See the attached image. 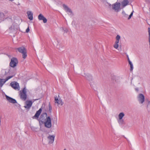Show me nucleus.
Returning <instances> with one entry per match:
<instances>
[{
	"mask_svg": "<svg viewBox=\"0 0 150 150\" xmlns=\"http://www.w3.org/2000/svg\"><path fill=\"white\" fill-rule=\"evenodd\" d=\"M21 98L24 100H25L27 98L26 91L25 87L22 91H20V94Z\"/></svg>",
	"mask_w": 150,
	"mask_h": 150,
	"instance_id": "obj_1",
	"label": "nucleus"
},
{
	"mask_svg": "<svg viewBox=\"0 0 150 150\" xmlns=\"http://www.w3.org/2000/svg\"><path fill=\"white\" fill-rule=\"evenodd\" d=\"M47 114L46 112L43 113L41 115L39 119H38L40 125L42 124L45 121L47 117Z\"/></svg>",
	"mask_w": 150,
	"mask_h": 150,
	"instance_id": "obj_2",
	"label": "nucleus"
},
{
	"mask_svg": "<svg viewBox=\"0 0 150 150\" xmlns=\"http://www.w3.org/2000/svg\"><path fill=\"white\" fill-rule=\"evenodd\" d=\"M43 123L44 124L45 127L47 128H50L51 127V121L50 117H47L46 120Z\"/></svg>",
	"mask_w": 150,
	"mask_h": 150,
	"instance_id": "obj_3",
	"label": "nucleus"
},
{
	"mask_svg": "<svg viewBox=\"0 0 150 150\" xmlns=\"http://www.w3.org/2000/svg\"><path fill=\"white\" fill-rule=\"evenodd\" d=\"M18 63V61L16 58L13 57L11 58L9 64V65L12 67H16Z\"/></svg>",
	"mask_w": 150,
	"mask_h": 150,
	"instance_id": "obj_4",
	"label": "nucleus"
},
{
	"mask_svg": "<svg viewBox=\"0 0 150 150\" xmlns=\"http://www.w3.org/2000/svg\"><path fill=\"white\" fill-rule=\"evenodd\" d=\"M10 86L15 90L19 91L20 89V87L19 83L16 81H13L10 84Z\"/></svg>",
	"mask_w": 150,
	"mask_h": 150,
	"instance_id": "obj_5",
	"label": "nucleus"
},
{
	"mask_svg": "<svg viewBox=\"0 0 150 150\" xmlns=\"http://www.w3.org/2000/svg\"><path fill=\"white\" fill-rule=\"evenodd\" d=\"M138 99L140 103H143L144 101V97L142 94L140 93L139 94Z\"/></svg>",
	"mask_w": 150,
	"mask_h": 150,
	"instance_id": "obj_6",
	"label": "nucleus"
},
{
	"mask_svg": "<svg viewBox=\"0 0 150 150\" xmlns=\"http://www.w3.org/2000/svg\"><path fill=\"white\" fill-rule=\"evenodd\" d=\"M120 3L116 2L112 5V8L115 11H118L120 8Z\"/></svg>",
	"mask_w": 150,
	"mask_h": 150,
	"instance_id": "obj_7",
	"label": "nucleus"
},
{
	"mask_svg": "<svg viewBox=\"0 0 150 150\" xmlns=\"http://www.w3.org/2000/svg\"><path fill=\"white\" fill-rule=\"evenodd\" d=\"M38 18L39 20H42L44 23H46L47 21V19L41 13L38 15Z\"/></svg>",
	"mask_w": 150,
	"mask_h": 150,
	"instance_id": "obj_8",
	"label": "nucleus"
},
{
	"mask_svg": "<svg viewBox=\"0 0 150 150\" xmlns=\"http://www.w3.org/2000/svg\"><path fill=\"white\" fill-rule=\"evenodd\" d=\"M26 105L24 107L27 109H29L31 106L32 104V102L30 100H27L25 102Z\"/></svg>",
	"mask_w": 150,
	"mask_h": 150,
	"instance_id": "obj_9",
	"label": "nucleus"
},
{
	"mask_svg": "<svg viewBox=\"0 0 150 150\" xmlns=\"http://www.w3.org/2000/svg\"><path fill=\"white\" fill-rule=\"evenodd\" d=\"M42 111V108H40L39 110H38V111H37L36 112L35 115L33 117H32L33 118V119L36 118L37 119H38V118L39 117V115H40V113H41Z\"/></svg>",
	"mask_w": 150,
	"mask_h": 150,
	"instance_id": "obj_10",
	"label": "nucleus"
},
{
	"mask_svg": "<svg viewBox=\"0 0 150 150\" xmlns=\"http://www.w3.org/2000/svg\"><path fill=\"white\" fill-rule=\"evenodd\" d=\"M6 98L7 100L10 103H17L16 100L15 99L7 95H6Z\"/></svg>",
	"mask_w": 150,
	"mask_h": 150,
	"instance_id": "obj_11",
	"label": "nucleus"
},
{
	"mask_svg": "<svg viewBox=\"0 0 150 150\" xmlns=\"http://www.w3.org/2000/svg\"><path fill=\"white\" fill-rule=\"evenodd\" d=\"M63 6L65 10V11L67 12H69L71 14H72L73 12L71 10V9L68 7L66 5L63 4Z\"/></svg>",
	"mask_w": 150,
	"mask_h": 150,
	"instance_id": "obj_12",
	"label": "nucleus"
},
{
	"mask_svg": "<svg viewBox=\"0 0 150 150\" xmlns=\"http://www.w3.org/2000/svg\"><path fill=\"white\" fill-rule=\"evenodd\" d=\"M55 136L54 135H49L47 138L49 139V143L52 144L53 142Z\"/></svg>",
	"mask_w": 150,
	"mask_h": 150,
	"instance_id": "obj_13",
	"label": "nucleus"
},
{
	"mask_svg": "<svg viewBox=\"0 0 150 150\" xmlns=\"http://www.w3.org/2000/svg\"><path fill=\"white\" fill-rule=\"evenodd\" d=\"M16 50H18L19 52L21 53L24 52L26 50V49L24 47H22L17 48H16Z\"/></svg>",
	"mask_w": 150,
	"mask_h": 150,
	"instance_id": "obj_14",
	"label": "nucleus"
},
{
	"mask_svg": "<svg viewBox=\"0 0 150 150\" xmlns=\"http://www.w3.org/2000/svg\"><path fill=\"white\" fill-rule=\"evenodd\" d=\"M28 18L30 20H32L33 19V13L30 11H28L27 12Z\"/></svg>",
	"mask_w": 150,
	"mask_h": 150,
	"instance_id": "obj_15",
	"label": "nucleus"
},
{
	"mask_svg": "<svg viewBox=\"0 0 150 150\" xmlns=\"http://www.w3.org/2000/svg\"><path fill=\"white\" fill-rule=\"evenodd\" d=\"M55 103H57L58 104H60L61 105H62L63 104V103L62 100H59L58 98L57 97L55 98Z\"/></svg>",
	"mask_w": 150,
	"mask_h": 150,
	"instance_id": "obj_16",
	"label": "nucleus"
},
{
	"mask_svg": "<svg viewBox=\"0 0 150 150\" xmlns=\"http://www.w3.org/2000/svg\"><path fill=\"white\" fill-rule=\"evenodd\" d=\"M129 2L128 0H124L122 2V5L123 7H125L128 5Z\"/></svg>",
	"mask_w": 150,
	"mask_h": 150,
	"instance_id": "obj_17",
	"label": "nucleus"
},
{
	"mask_svg": "<svg viewBox=\"0 0 150 150\" xmlns=\"http://www.w3.org/2000/svg\"><path fill=\"white\" fill-rule=\"evenodd\" d=\"M86 79L89 81L92 80V76L89 74H87L85 76Z\"/></svg>",
	"mask_w": 150,
	"mask_h": 150,
	"instance_id": "obj_18",
	"label": "nucleus"
},
{
	"mask_svg": "<svg viewBox=\"0 0 150 150\" xmlns=\"http://www.w3.org/2000/svg\"><path fill=\"white\" fill-rule=\"evenodd\" d=\"M5 82L4 79H0V86L2 87Z\"/></svg>",
	"mask_w": 150,
	"mask_h": 150,
	"instance_id": "obj_19",
	"label": "nucleus"
},
{
	"mask_svg": "<svg viewBox=\"0 0 150 150\" xmlns=\"http://www.w3.org/2000/svg\"><path fill=\"white\" fill-rule=\"evenodd\" d=\"M125 116V114L123 112L120 113L118 115V118L119 120L122 119L123 117Z\"/></svg>",
	"mask_w": 150,
	"mask_h": 150,
	"instance_id": "obj_20",
	"label": "nucleus"
},
{
	"mask_svg": "<svg viewBox=\"0 0 150 150\" xmlns=\"http://www.w3.org/2000/svg\"><path fill=\"white\" fill-rule=\"evenodd\" d=\"M22 54L23 58L25 59L27 56L26 50L24 52L22 53Z\"/></svg>",
	"mask_w": 150,
	"mask_h": 150,
	"instance_id": "obj_21",
	"label": "nucleus"
},
{
	"mask_svg": "<svg viewBox=\"0 0 150 150\" xmlns=\"http://www.w3.org/2000/svg\"><path fill=\"white\" fill-rule=\"evenodd\" d=\"M129 64L130 65V71H131L133 69V64L132 63V62L130 61H129Z\"/></svg>",
	"mask_w": 150,
	"mask_h": 150,
	"instance_id": "obj_22",
	"label": "nucleus"
},
{
	"mask_svg": "<svg viewBox=\"0 0 150 150\" xmlns=\"http://www.w3.org/2000/svg\"><path fill=\"white\" fill-rule=\"evenodd\" d=\"M14 76V75L9 76L7 77L5 80V82H6V81H7L8 80L10 79L11 78H12L13 76Z\"/></svg>",
	"mask_w": 150,
	"mask_h": 150,
	"instance_id": "obj_23",
	"label": "nucleus"
},
{
	"mask_svg": "<svg viewBox=\"0 0 150 150\" xmlns=\"http://www.w3.org/2000/svg\"><path fill=\"white\" fill-rule=\"evenodd\" d=\"M148 32L149 33V46L150 47V28H148Z\"/></svg>",
	"mask_w": 150,
	"mask_h": 150,
	"instance_id": "obj_24",
	"label": "nucleus"
},
{
	"mask_svg": "<svg viewBox=\"0 0 150 150\" xmlns=\"http://www.w3.org/2000/svg\"><path fill=\"white\" fill-rule=\"evenodd\" d=\"M147 109L148 112H150V101L148 102L147 105Z\"/></svg>",
	"mask_w": 150,
	"mask_h": 150,
	"instance_id": "obj_25",
	"label": "nucleus"
},
{
	"mask_svg": "<svg viewBox=\"0 0 150 150\" xmlns=\"http://www.w3.org/2000/svg\"><path fill=\"white\" fill-rule=\"evenodd\" d=\"M118 122L120 124H122L124 123V121L122 119L121 120H118Z\"/></svg>",
	"mask_w": 150,
	"mask_h": 150,
	"instance_id": "obj_26",
	"label": "nucleus"
},
{
	"mask_svg": "<svg viewBox=\"0 0 150 150\" xmlns=\"http://www.w3.org/2000/svg\"><path fill=\"white\" fill-rule=\"evenodd\" d=\"M118 44L115 43L113 45V47L116 49H117L118 47Z\"/></svg>",
	"mask_w": 150,
	"mask_h": 150,
	"instance_id": "obj_27",
	"label": "nucleus"
},
{
	"mask_svg": "<svg viewBox=\"0 0 150 150\" xmlns=\"http://www.w3.org/2000/svg\"><path fill=\"white\" fill-rule=\"evenodd\" d=\"M133 12H134V11H132V12L131 13V14L129 16L128 18V20L130 19L131 18L132 16Z\"/></svg>",
	"mask_w": 150,
	"mask_h": 150,
	"instance_id": "obj_28",
	"label": "nucleus"
},
{
	"mask_svg": "<svg viewBox=\"0 0 150 150\" xmlns=\"http://www.w3.org/2000/svg\"><path fill=\"white\" fill-rule=\"evenodd\" d=\"M120 36L119 35H117L116 37V40H119L120 39Z\"/></svg>",
	"mask_w": 150,
	"mask_h": 150,
	"instance_id": "obj_29",
	"label": "nucleus"
},
{
	"mask_svg": "<svg viewBox=\"0 0 150 150\" xmlns=\"http://www.w3.org/2000/svg\"><path fill=\"white\" fill-rule=\"evenodd\" d=\"M49 110L50 112H51V110H52V107L50 105V104H49Z\"/></svg>",
	"mask_w": 150,
	"mask_h": 150,
	"instance_id": "obj_30",
	"label": "nucleus"
},
{
	"mask_svg": "<svg viewBox=\"0 0 150 150\" xmlns=\"http://www.w3.org/2000/svg\"><path fill=\"white\" fill-rule=\"evenodd\" d=\"M0 16L1 17V18H4V14L2 12H0Z\"/></svg>",
	"mask_w": 150,
	"mask_h": 150,
	"instance_id": "obj_31",
	"label": "nucleus"
},
{
	"mask_svg": "<svg viewBox=\"0 0 150 150\" xmlns=\"http://www.w3.org/2000/svg\"><path fill=\"white\" fill-rule=\"evenodd\" d=\"M122 13L123 15L125 17H126L127 16V15L126 14L125 12L124 11H123L122 12Z\"/></svg>",
	"mask_w": 150,
	"mask_h": 150,
	"instance_id": "obj_32",
	"label": "nucleus"
},
{
	"mask_svg": "<svg viewBox=\"0 0 150 150\" xmlns=\"http://www.w3.org/2000/svg\"><path fill=\"white\" fill-rule=\"evenodd\" d=\"M63 30L66 33H67L68 31V30L66 28H64Z\"/></svg>",
	"mask_w": 150,
	"mask_h": 150,
	"instance_id": "obj_33",
	"label": "nucleus"
},
{
	"mask_svg": "<svg viewBox=\"0 0 150 150\" xmlns=\"http://www.w3.org/2000/svg\"><path fill=\"white\" fill-rule=\"evenodd\" d=\"M30 30V29H29V27H28V28L26 29V33H28L29 31Z\"/></svg>",
	"mask_w": 150,
	"mask_h": 150,
	"instance_id": "obj_34",
	"label": "nucleus"
},
{
	"mask_svg": "<svg viewBox=\"0 0 150 150\" xmlns=\"http://www.w3.org/2000/svg\"><path fill=\"white\" fill-rule=\"evenodd\" d=\"M119 40H116V41L115 42V43L118 44V43H119Z\"/></svg>",
	"mask_w": 150,
	"mask_h": 150,
	"instance_id": "obj_35",
	"label": "nucleus"
},
{
	"mask_svg": "<svg viewBox=\"0 0 150 150\" xmlns=\"http://www.w3.org/2000/svg\"><path fill=\"white\" fill-rule=\"evenodd\" d=\"M126 56H127V60H128V62H129V61H130L129 60V57L128 55L127 54Z\"/></svg>",
	"mask_w": 150,
	"mask_h": 150,
	"instance_id": "obj_36",
	"label": "nucleus"
},
{
	"mask_svg": "<svg viewBox=\"0 0 150 150\" xmlns=\"http://www.w3.org/2000/svg\"><path fill=\"white\" fill-rule=\"evenodd\" d=\"M9 1H13L14 0H8Z\"/></svg>",
	"mask_w": 150,
	"mask_h": 150,
	"instance_id": "obj_37",
	"label": "nucleus"
},
{
	"mask_svg": "<svg viewBox=\"0 0 150 150\" xmlns=\"http://www.w3.org/2000/svg\"><path fill=\"white\" fill-rule=\"evenodd\" d=\"M136 90L137 91H138V89H136Z\"/></svg>",
	"mask_w": 150,
	"mask_h": 150,
	"instance_id": "obj_38",
	"label": "nucleus"
},
{
	"mask_svg": "<svg viewBox=\"0 0 150 150\" xmlns=\"http://www.w3.org/2000/svg\"><path fill=\"white\" fill-rule=\"evenodd\" d=\"M64 150H67L66 149H64Z\"/></svg>",
	"mask_w": 150,
	"mask_h": 150,
	"instance_id": "obj_39",
	"label": "nucleus"
}]
</instances>
